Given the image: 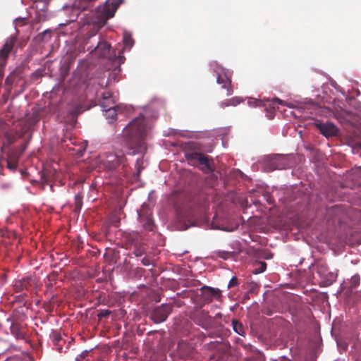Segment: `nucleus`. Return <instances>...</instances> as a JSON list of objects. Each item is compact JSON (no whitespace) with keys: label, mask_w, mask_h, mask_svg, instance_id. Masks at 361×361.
I'll list each match as a JSON object with an SVG mask.
<instances>
[{"label":"nucleus","mask_w":361,"mask_h":361,"mask_svg":"<svg viewBox=\"0 0 361 361\" xmlns=\"http://www.w3.org/2000/svg\"><path fill=\"white\" fill-rule=\"evenodd\" d=\"M255 103H261L260 102H258V101H255Z\"/></svg>","instance_id":"de8ad7c7"},{"label":"nucleus","mask_w":361,"mask_h":361,"mask_svg":"<svg viewBox=\"0 0 361 361\" xmlns=\"http://www.w3.org/2000/svg\"><path fill=\"white\" fill-rule=\"evenodd\" d=\"M140 221L142 226L148 231H153L154 221L152 218V211L148 206L143 205L138 212Z\"/></svg>","instance_id":"9d476101"},{"label":"nucleus","mask_w":361,"mask_h":361,"mask_svg":"<svg viewBox=\"0 0 361 361\" xmlns=\"http://www.w3.org/2000/svg\"><path fill=\"white\" fill-rule=\"evenodd\" d=\"M102 100L101 104H100L102 108L108 107L109 105L106 104V101L111 100L112 102V94H111V92H110L109 91L104 92L102 94Z\"/></svg>","instance_id":"5701e85b"},{"label":"nucleus","mask_w":361,"mask_h":361,"mask_svg":"<svg viewBox=\"0 0 361 361\" xmlns=\"http://www.w3.org/2000/svg\"><path fill=\"white\" fill-rule=\"evenodd\" d=\"M200 291L205 302H210L213 299L219 300L221 297V292L218 288L204 286L200 288Z\"/></svg>","instance_id":"9b49d317"},{"label":"nucleus","mask_w":361,"mask_h":361,"mask_svg":"<svg viewBox=\"0 0 361 361\" xmlns=\"http://www.w3.org/2000/svg\"><path fill=\"white\" fill-rule=\"evenodd\" d=\"M75 208L80 209L82 205V196L78 193L75 195Z\"/></svg>","instance_id":"a878e982"},{"label":"nucleus","mask_w":361,"mask_h":361,"mask_svg":"<svg viewBox=\"0 0 361 361\" xmlns=\"http://www.w3.org/2000/svg\"><path fill=\"white\" fill-rule=\"evenodd\" d=\"M109 0H106L104 5L98 7V11L102 8V17L106 20L114 16V11H111L109 8Z\"/></svg>","instance_id":"f3484780"},{"label":"nucleus","mask_w":361,"mask_h":361,"mask_svg":"<svg viewBox=\"0 0 361 361\" xmlns=\"http://www.w3.org/2000/svg\"><path fill=\"white\" fill-rule=\"evenodd\" d=\"M26 147H27V143H24L19 148H18L17 149L19 151V152H20V154H22L23 153V152L25 151Z\"/></svg>","instance_id":"ea45409f"},{"label":"nucleus","mask_w":361,"mask_h":361,"mask_svg":"<svg viewBox=\"0 0 361 361\" xmlns=\"http://www.w3.org/2000/svg\"><path fill=\"white\" fill-rule=\"evenodd\" d=\"M173 310L171 304H162L155 307L150 314L151 319L156 324L164 322Z\"/></svg>","instance_id":"6e6552de"},{"label":"nucleus","mask_w":361,"mask_h":361,"mask_svg":"<svg viewBox=\"0 0 361 361\" xmlns=\"http://www.w3.org/2000/svg\"><path fill=\"white\" fill-rule=\"evenodd\" d=\"M6 162H7V167L10 170L15 171L16 169V168L18 166V161H13V160L7 158Z\"/></svg>","instance_id":"c85d7f7f"},{"label":"nucleus","mask_w":361,"mask_h":361,"mask_svg":"<svg viewBox=\"0 0 361 361\" xmlns=\"http://www.w3.org/2000/svg\"><path fill=\"white\" fill-rule=\"evenodd\" d=\"M281 104V105H286V103L284 101L279 99V98H274L272 101H271V104L272 105H275V104Z\"/></svg>","instance_id":"c9c22d12"},{"label":"nucleus","mask_w":361,"mask_h":361,"mask_svg":"<svg viewBox=\"0 0 361 361\" xmlns=\"http://www.w3.org/2000/svg\"><path fill=\"white\" fill-rule=\"evenodd\" d=\"M141 262L144 266H149L151 264V260L147 257H143Z\"/></svg>","instance_id":"58836bf2"},{"label":"nucleus","mask_w":361,"mask_h":361,"mask_svg":"<svg viewBox=\"0 0 361 361\" xmlns=\"http://www.w3.org/2000/svg\"><path fill=\"white\" fill-rule=\"evenodd\" d=\"M61 336L59 333L54 332L51 335V341L54 345H59V342L61 341Z\"/></svg>","instance_id":"cd10ccee"},{"label":"nucleus","mask_w":361,"mask_h":361,"mask_svg":"<svg viewBox=\"0 0 361 361\" xmlns=\"http://www.w3.org/2000/svg\"><path fill=\"white\" fill-rule=\"evenodd\" d=\"M360 282V277L358 274L353 276L348 283H345L344 288H348L349 291H353V289L357 288Z\"/></svg>","instance_id":"dca6fc26"},{"label":"nucleus","mask_w":361,"mask_h":361,"mask_svg":"<svg viewBox=\"0 0 361 361\" xmlns=\"http://www.w3.org/2000/svg\"><path fill=\"white\" fill-rule=\"evenodd\" d=\"M190 158V162L195 164V162H198L201 166L200 169L206 173H212L214 171V163L212 158L209 157L204 154L202 152L201 154H192L189 155Z\"/></svg>","instance_id":"0eeeda50"},{"label":"nucleus","mask_w":361,"mask_h":361,"mask_svg":"<svg viewBox=\"0 0 361 361\" xmlns=\"http://www.w3.org/2000/svg\"><path fill=\"white\" fill-rule=\"evenodd\" d=\"M216 255L219 257H221L224 259H227L228 258L233 257V252L228 251H218Z\"/></svg>","instance_id":"b1692460"},{"label":"nucleus","mask_w":361,"mask_h":361,"mask_svg":"<svg viewBox=\"0 0 361 361\" xmlns=\"http://www.w3.org/2000/svg\"><path fill=\"white\" fill-rule=\"evenodd\" d=\"M20 155V152H19L17 149H10L7 154V158L13 161L18 162Z\"/></svg>","instance_id":"4be33fe9"},{"label":"nucleus","mask_w":361,"mask_h":361,"mask_svg":"<svg viewBox=\"0 0 361 361\" xmlns=\"http://www.w3.org/2000/svg\"><path fill=\"white\" fill-rule=\"evenodd\" d=\"M242 102V99L239 97H235L231 99H226L221 102V106L222 107L229 106H236Z\"/></svg>","instance_id":"aec40b11"},{"label":"nucleus","mask_w":361,"mask_h":361,"mask_svg":"<svg viewBox=\"0 0 361 361\" xmlns=\"http://www.w3.org/2000/svg\"><path fill=\"white\" fill-rule=\"evenodd\" d=\"M281 361H290V360L289 359H288V358L283 357Z\"/></svg>","instance_id":"c03bdc74"},{"label":"nucleus","mask_w":361,"mask_h":361,"mask_svg":"<svg viewBox=\"0 0 361 361\" xmlns=\"http://www.w3.org/2000/svg\"><path fill=\"white\" fill-rule=\"evenodd\" d=\"M147 133V120L142 115L134 118L123 130L126 154L134 155L146 150L145 140Z\"/></svg>","instance_id":"f257e3e1"},{"label":"nucleus","mask_w":361,"mask_h":361,"mask_svg":"<svg viewBox=\"0 0 361 361\" xmlns=\"http://www.w3.org/2000/svg\"><path fill=\"white\" fill-rule=\"evenodd\" d=\"M337 208H338V207H337V206H335V207H333L331 209V210L333 212V211L336 210V209H337Z\"/></svg>","instance_id":"37998d69"},{"label":"nucleus","mask_w":361,"mask_h":361,"mask_svg":"<svg viewBox=\"0 0 361 361\" xmlns=\"http://www.w3.org/2000/svg\"><path fill=\"white\" fill-rule=\"evenodd\" d=\"M316 272L320 276L323 286H329L332 284L337 279L336 271H331L327 264L322 261H319L315 264Z\"/></svg>","instance_id":"20e7f679"},{"label":"nucleus","mask_w":361,"mask_h":361,"mask_svg":"<svg viewBox=\"0 0 361 361\" xmlns=\"http://www.w3.org/2000/svg\"><path fill=\"white\" fill-rule=\"evenodd\" d=\"M16 42L17 37L16 35H11L6 39L4 44L0 49V81H1L4 77V68L6 65L8 55L13 50Z\"/></svg>","instance_id":"39448f33"},{"label":"nucleus","mask_w":361,"mask_h":361,"mask_svg":"<svg viewBox=\"0 0 361 361\" xmlns=\"http://www.w3.org/2000/svg\"><path fill=\"white\" fill-rule=\"evenodd\" d=\"M16 74L14 73H11L5 80V84L7 85H11L16 78Z\"/></svg>","instance_id":"2f4dec72"},{"label":"nucleus","mask_w":361,"mask_h":361,"mask_svg":"<svg viewBox=\"0 0 361 361\" xmlns=\"http://www.w3.org/2000/svg\"><path fill=\"white\" fill-rule=\"evenodd\" d=\"M267 269V264L264 262H259L258 263V267L253 271L255 274H260L264 272Z\"/></svg>","instance_id":"393cba45"},{"label":"nucleus","mask_w":361,"mask_h":361,"mask_svg":"<svg viewBox=\"0 0 361 361\" xmlns=\"http://www.w3.org/2000/svg\"><path fill=\"white\" fill-rule=\"evenodd\" d=\"M143 253L144 250L142 248H135V250L133 251V254L136 257H140L143 255Z\"/></svg>","instance_id":"e433bc0d"},{"label":"nucleus","mask_w":361,"mask_h":361,"mask_svg":"<svg viewBox=\"0 0 361 361\" xmlns=\"http://www.w3.org/2000/svg\"><path fill=\"white\" fill-rule=\"evenodd\" d=\"M232 326H233V329L235 332H236L238 334H239L240 336H244L245 330H244L243 325L242 324L241 322H238L236 319H233L232 320Z\"/></svg>","instance_id":"6ab92c4d"},{"label":"nucleus","mask_w":361,"mask_h":361,"mask_svg":"<svg viewBox=\"0 0 361 361\" xmlns=\"http://www.w3.org/2000/svg\"><path fill=\"white\" fill-rule=\"evenodd\" d=\"M106 104H109V105H110V106H114V100H113V99H112V102H111V100H109V101H106Z\"/></svg>","instance_id":"a19ab883"},{"label":"nucleus","mask_w":361,"mask_h":361,"mask_svg":"<svg viewBox=\"0 0 361 361\" xmlns=\"http://www.w3.org/2000/svg\"><path fill=\"white\" fill-rule=\"evenodd\" d=\"M183 149L185 157L189 161L190 160L189 155L192 154H201L202 146L197 142H188L183 145Z\"/></svg>","instance_id":"f8f14e48"},{"label":"nucleus","mask_w":361,"mask_h":361,"mask_svg":"<svg viewBox=\"0 0 361 361\" xmlns=\"http://www.w3.org/2000/svg\"><path fill=\"white\" fill-rule=\"evenodd\" d=\"M39 121V118L36 115H31L26 118L25 128L27 129H30L34 125L37 123Z\"/></svg>","instance_id":"412c9836"},{"label":"nucleus","mask_w":361,"mask_h":361,"mask_svg":"<svg viewBox=\"0 0 361 361\" xmlns=\"http://www.w3.org/2000/svg\"><path fill=\"white\" fill-rule=\"evenodd\" d=\"M10 187H11L10 183H5V184L2 185V188H9Z\"/></svg>","instance_id":"79ce46f5"},{"label":"nucleus","mask_w":361,"mask_h":361,"mask_svg":"<svg viewBox=\"0 0 361 361\" xmlns=\"http://www.w3.org/2000/svg\"><path fill=\"white\" fill-rule=\"evenodd\" d=\"M123 43L125 47H131L133 44V39H132L131 36L125 34L123 36Z\"/></svg>","instance_id":"bb28decb"},{"label":"nucleus","mask_w":361,"mask_h":361,"mask_svg":"<svg viewBox=\"0 0 361 361\" xmlns=\"http://www.w3.org/2000/svg\"><path fill=\"white\" fill-rule=\"evenodd\" d=\"M314 126L319 130L322 135L326 137L337 135L338 130L337 127L331 122L322 123L319 120H317L314 123Z\"/></svg>","instance_id":"1a4fd4ad"},{"label":"nucleus","mask_w":361,"mask_h":361,"mask_svg":"<svg viewBox=\"0 0 361 361\" xmlns=\"http://www.w3.org/2000/svg\"><path fill=\"white\" fill-rule=\"evenodd\" d=\"M111 313V312L109 310H100L97 314V317L99 319H101L102 318L107 317L108 316L110 315Z\"/></svg>","instance_id":"7c9ffc66"},{"label":"nucleus","mask_w":361,"mask_h":361,"mask_svg":"<svg viewBox=\"0 0 361 361\" xmlns=\"http://www.w3.org/2000/svg\"><path fill=\"white\" fill-rule=\"evenodd\" d=\"M82 112V110H80V109L79 107H77V108L74 109L73 110H72L71 113L73 116H77L79 114H80Z\"/></svg>","instance_id":"4c0bfd02"},{"label":"nucleus","mask_w":361,"mask_h":361,"mask_svg":"<svg viewBox=\"0 0 361 361\" xmlns=\"http://www.w3.org/2000/svg\"><path fill=\"white\" fill-rule=\"evenodd\" d=\"M105 111V117L108 120V122L112 123L114 121L116 120V109L115 106H109L108 107L103 108Z\"/></svg>","instance_id":"2eb2a0df"},{"label":"nucleus","mask_w":361,"mask_h":361,"mask_svg":"<svg viewBox=\"0 0 361 361\" xmlns=\"http://www.w3.org/2000/svg\"><path fill=\"white\" fill-rule=\"evenodd\" d=\"M31 278L27 277L19 280H16L13 284L14 290L18 292H22L28 290L30 283Z\"/></svg>","instance_id":"4468645a"},{"label":"nucleus","mask_w":361,"mask_h":361,"mask_svg":"<svg viewBox=\"0 0 361 361\" xmlns=\"http://www.w3.org/2000/svg\"><path fill=\"white\" fill-rule=\"evenodd\" d=\"M66 137L63 138V139L62 140V141H63V142H66Z\"/></svg>","instance_id":"49530a36"},{"label":"nucleus","mask_w":361,"mask_h":361,"mask_svg":"<svg viewBox=\"0 0 361 361\" xmlns=\"http://www.w3.org/2000/svg\"><path fill=\"white\" fill-rule=\"evenodd\" d=\"M11 331L18 339H24L25 334L18 324H13L11 326Z\"/></svg>","instance_id":"a211bd4d"},{"label":"nucleus","mask_w":361,"mask_h":361,"mask_svg":"<svg viewBox=\"0 0 361 361\" xmlns=\"http://www.w3.org/2000/svg\"><path fill=\"white\" fill-rule=\"evenodd\" d=\"M269 165L271 170L283 169L288 166L287 158L281 154H276L271 159Z\"/></svg>","instance_id":"ddd939ff"},{"label":"nucleus","mask_w":361,"mask_h":361,"mask_svg":"<svg viewBox=\"0 0 361 361\" xmlns=\"http://www.w3.org/2000/svg\"><path fill=\"white\" fill-rule=\"evenodd\" d=\"M80 356H81L82 358H83V357H85V353L84 355H81Z\"/></svg>","instance_id":"a18cd8bd"},{"label":"nucleus","mask_w":361,"mask_h":361,"mask_svg":"<svg viewBox=\"0 0 361 361\" xmlns=\"http://www.w3.org/2000/svg\"><path fill=\"white\" fill-rule=\"evenodd\" d=\"M96 37V32L87 34L84 39V44L87 47V50L91 53L94 52L99 57L106 58L110 55L111 44L102 39L100 37L96 40L95 43L91 42L93 37Z\"/></svg>","instance_id":"f03ea898"},{"label":"nucleus","mask_w":361,"mask_h":361,"mask_svg":"<svg viewBox=\"0 0 361 361\" xmlns=\"http://www.w3.org/2000/svg\"><path fill=\"white\" fill-rule=\"evenodd\" d=\"M102 164L106 170L113 171L120 166L124 169L128 163L123 150L116 149L114 153L109 154L102 161Z\"/></svg>","instance_id":"7ed1b4c3"},{"label":"nucleus","mask_w":361,"mask_h":361,"mask_svg":"<svg viewBox=\"0 0 361 361\" xmlns=\"http://www.w3.org/2000/svg\"><path fill=\"white\" fill-rule=\"evenodd\" d=\"M214 71L216 74V82L218 84L221 85L223 89L226 90V95L229 96L233 94V88L231 87V79L230 74L225 71V69L215 64Z\"/></svg>","instance_id":"423d86ee"},{"label":"nucleus","mask_w":361,"mask_h":361,"mask_svg":"<svg viewBox=\"0 0 361 361\" xmlns=\"http://www.w3.org/2000/svg\"><path fill=\"white\" fill-rule=\"evenodd\" d=\"M5 137L6 139V143L8 145H11V144H13L16 140V137L13 135H11V134H9L8 133H6L5 134Z\"/></svg>","instance_id":"c756f323"},{"label":"nucleus","mask_w":361,"mask_h":361,"mask_svg":"<svg viewBox=\"0 0 361 361\" xmlns=\"http://www.w3.org/2000/svg\"><path fill=\"white\" fill-rule=\"evenodd\" d=\"M198 317L204 321H207L209 317L208 312L204 310L200 312Z\"/></svg>","instance_id":"473e14b6"},{"label":"nucleus","mask_w":361,"mask_h":361,"mask_svg":"<svg viewBox=\"0 0 361 361\" xmlns=\"http://www.w3.org/2000/svg\"><path fill=\"white\" fill-rule=\"evenodd\" d=\"M142 164V159H137L136 161L135 166L137 168V172L139 174L141 172V165Z\"/></svg>","instance_id":"f704fd0d"},{"label":"nucleus","mask_w":361,"mask_h":361,"mask_svg":"<svg viewBox=\"0 0 361 361\" xmlns=\"http://www.w3.org/2000/svg\"><path fill=\"white\" fill-rule=\"evenodd\" d=\"M238 285V279L235 276H233L228 283V288L237 286Z\"/></svg>","instance_id":"72a5a7b5"}]
</instances>
